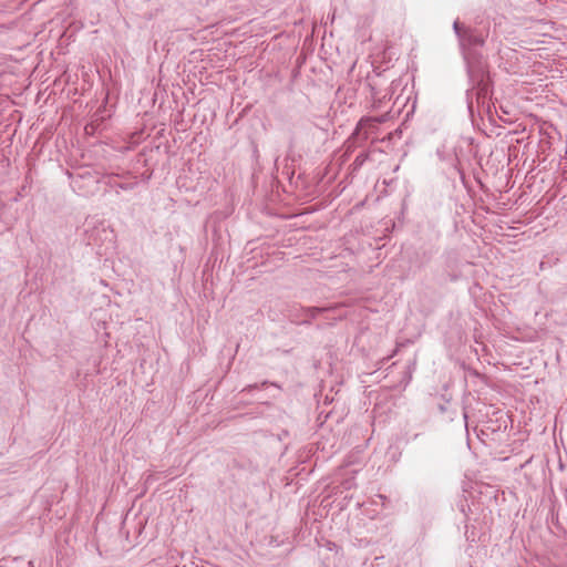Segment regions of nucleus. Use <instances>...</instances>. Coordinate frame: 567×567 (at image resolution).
Here are the masks:
<instances>
[{
	"label": "nucleus",
	"mask_w": 567,
	"mask_h": 567,
	"mask_svg": "<svg viewBox=\"0 0 567 567\" xmlns=\"http://www.w3.org/2000/svg\"><path fill=\"white\" fill-rule=\"evenodd\" d=\"M453 29L458 38L460 45L463 49H470L474 47H482L484 44V38L475 30L464 25L463 23L455 21Z\"/></svg>",
	"instance_id": "nucleus-1"
},
{
	"label": "nucleus",
	"mask_w": 567,
	"mask_h": 567,
	"mask_svg": "<svg viewBox=\"0 0 567 567\" xmlns=\"http://www.w3.org/2000/svg\"><path fill=\"white\" fill-rule=\"evenodd\" d=\"M323 311H326L324 308L316 309V313H312V316L321 315Z\"/></svg>",
	"instance_id": "nucleus-2"
}]
</instances>
